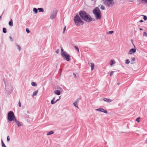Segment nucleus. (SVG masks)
<instances>
[{"mask_svg": "<svg viewBox=\"0 0 147 147\" xmlns=\"http://www.w3.org/2000/svg\"><path fill=\"white\" fill-rule=\"evenodd\" d=\"M79 14L81 18L85 21L89 22L92 20L91 16L84 11H80Z\"/></svg>", "mask_w": 147, "mask_h": 147, "instance_id": "nucleus-1", "label": "nucleus"}, {"mask_svg": "<svg viewBox=\"0 0 147 147\" xmlns=\"http://www.w3.org/2000/svg\"><path fill=\"white\" fill-rule=\"evenodd\" d=\"M93 13L97 19H100L101 18L100 11L98 7L96 8L93 11Z\"/></svg>", "mask_w": 147, "mask_h": 147, "instance_id": "nucleus-2", "label": "nucleus"}, {"mask_svg": "<svg viewBox=\"0 0 147 147\" xmlns=\"http://www.w3.org/2000/svg\"><path fill=\"white\" fill-rule=\"evenodd\" d=\"M74 20L75 24L77 26H79L84 24V22L78 15L74 17Z\"/></svg>", "mask_w": 147, "mask_h": 147, "instance_id": "nucleus-3", "label": "nucleus"}, {"mask_svg": "<svg viewBox=\"0 0 147 147\" xmlns=\"http://www.w3.org/2000/svg\"><path fill=\"white\" fill-rule=\"evenodd\" d=\"M7 119L10 121H14L16 119L14 114L12 111H10L8 113Z\"/></svg>", "mask_w": 147, "mask_h": 147, "instance_id": "nucleus-4", "label": "nucleus"}, {"mask_svg": "<svg viewBox=\"0 0 147 147\" xmlns=\"http://www.w3.org/2000/svg\"><path fill=\"white\" fill-rule=\"evenodd\" d=\"M103 1L104 5L108 6L111 7L114 3L113 0H103Z\"/></svg>", "mask_w": 147, "mask_h": 147, "instance_id": "nucleus-5", "label": "nucleus"}, {"mask_svg": "<svg viewBox=\"0 0 147 147\" xmlns=\"http://www.w3.org/2000/svg\"><path fill=\"white\" fill-rule=\"evenodd\" d=\"M62 56L67 61H69L71 60L70 56L66 52H63L61 54Z\"/></svg>", "mask_w": 147, "mask_h": 147, "instance_id": "nucleus-6", "label": "nucleus"}, {"mask_svg": "<svg viewBox=\"0 0 147 147\" xmlns=\"http://www.w3.org/2000/svg\"><path fill=\"white\" fill-rule=\"evenodd\" d=\"M136 49H131L130 50L128 53V54L131 55L133 53H134L136 52Z\"/></svg>", "mask_w": 147, "mask_h": 147, "instance_id": "nucleus-7", "label": "nucleus"}, {"mask_svg": "<svg viewBox=\"0 0 147 147\" xmlns=\"http://www.w3.org/2000/svg\"><path fill=\"white\" fill-rule=\"evenodd\" d=\"M96 110L98 111L103 112L106 113H107V111L102 108H100L99 109H96Z\"/></svg>", "mask_w": 147, "mask_h": 147, "instance_id": "nucleus-8", "label": "nucleus"}, {"mask_svg": "<svg viewBox=\"0 0 147 147\" xmlns=\"http://www.w3.org/2000/svg\"><path fill=\"white\" fill-rule=\"evenodd\" d=\"M79 98H78L73 103L74 106L78 108V103L79 101Z\"/></svg>", "mask_w": 147, "mask_h": 147, "instance_id": "nucleus-9", "label": "nucleus"}, {"mask_svg": "<svg viewBox=\"0 0 147 147\" xmlns=\"http://www.w3.org/2000/svg\"><path fill=\"white\" fill-rule=\"evenodd\" d=\"M89 64L90 65V66L91 68V70L92 71L94 68V63H89Z\"/></svg>", "mask_w": 147, "mask_h": 147, "instance_id": "nucleus-10", "label": "nucleus"}, {"mask_svg": "<svg viewBox=\"0 0 147 147\" xmlns=\"http://www.w3.org/2000/svg\"><path fill=\"white\" fill-rule=\"evenodd\" d=\"M14 121L16 122V124L17 125L18 127L21 126L22 124L21 123L19 122V121L17 120L16 119H15Z\"/></svg>", "mask_w": 147, "mask_h": 147, "instance_id": "nucleus-11", "label": "nucleus"}, {"mask_svg": "<svg viewBox=\"0 0 147 147\" xmlns=\"http://www.w3.org/2000/svg\"><path fill=\"white\" fill-rule=\"evenodd\" d=\"M103 100L104 101L107 102H110L112 101L110 99L104 98L103 99Z\"/></svg>", "mask_w": 147, "mask_h": 147, "instance_id": "nucleus-12", "label": "nucleus"}, {"mask_svg": "<svg viewBox=\"0 0 147 147\" xmlns=\"http://www.w3.org/2000/svg\"><path fill=\"white\" fill-rule=\"evenodd\" d=\"M54 93L55 94L57 95H59L60 94L61 92L59 90H57L54 91Z\"/></svg>", "mask_w": 147, "mask_h": 147, "instance_id": "nucleus-13", "label": "nucleus"}, {"mask_svg": "<svg viewBox=\"0 0 147 147\" xmlns=\"http://www.w3.org/2000/svg\"><path fill=\"white\" fill-rule=\"evenodd\" d=\"M9 25L10 26H13V21L12 19H11L10 21L9 22Z\"/></svg>", "mask_w": 147, "mask_h": 147, "instance_id": "nucleus-14", "label": "nucleus"}, {"mask_svg": "<svg viewBox=\"0 0 147 147\" xmlns=\"http://www.w3.org/2000/svg\"><path fill=\"white\" fill-rule=\"evenodd\" d=\"M115 63V61L114 60H112L110 62V65L111 66H112Z\"/></svg>", "mask_w": 147, "mask_h": 147, "instance_id": "nucleus-15", "label": "nucleus"}, {"mask_svg": "<svg viewBox=\"0 0 147 147\" xmlns=\"http://www.w3.org/2000/svg\"><path fill=\"white\" fill-rule=\"evenodd\" d=\"M56 15V14H52L50 16L51 19H53L55 17Z\"/></svg>", "mask_w": 147, "mask_h": 147, "instance_id": "nucleus-16", "label": "nucleus"}, {"mask_svg": "<svg viewBox=\"0 0 147 147\" xmlns=\"http://www.w3.org/2000/svg\"><path fill=\"white\" fill-rule=\"evenodd\" d=\"M38 89L36 91H35L32 94V96H36L37 95V93L38 92Z\"/></svg>", "mask_w": 147, "mask_h": 147, "instance_id": "nucleus-17", "label": "nucleus"}, {"mask_svg": "<svg viewBox=\"0 0 147 147\" xmlns=\"http://www.w3.org/2000/svg\"><path fill=\"white\" fill-rule=\"evenodd\" d=\"M135 60V58L134 57H133L131 58V64H133L134 63V61Z\"/></svg>", "mask_w": 147, "mask_h": 147, "instance_id": "nucleus-18", "label": "nucleus"}, {"mask_svg": "<svg viewBox=\"0 0 147 147\" xmlns=\"http://www.w3.org/2000/svg\"><path fill=\"white\" fill-rule=\"evenodd\" d=\"M53 133H54V132L53 131H51L49 132H48L47 133V135H51V134H53Z\"/></svg>", "mask_w": 147, "mask_h": 147, "instance_id": "nucleus-19", "label": "nucleus"}, {"mask_svg": "<svg viewBox=\"0 0 147 147\" xmlns=\"http://www.w3.org/2000/svg\"><path fill=\"white\" fill-rule=\"evenodd\" d=\"M55 100V98H53V99L51 101V103L52 104H55V102H54V100Z\"/></svg>", "mask_w": 147, "mask_h": 147, "instance_id": "nucleus-20", "label": "nucleus"}, {"mask_svg": "<svg viewBox=\"0 0 147 147\" xmlns=\"http://www.w3.org/2000/svg\"><path fill=\"white\" fill-rule=\"evenodd\" d=\"M33 10L35 12V13H37V9L36 8H33Z\"/></svg>", "mask_w": 147, "mask_h": 147, "instance_id": "nucleus-21", "label": "nucleus"}, {"mask_svg": "<svg viewBox=\"0 0 147 147\" xmlns=\"http://www.w3.org/2000/svg\"><path fill=\"white\" fill-rule=\"evenodd\" d=\"M130 63V61L128 59H127L125 60V63L126 64H128Z\"/></svg>", "mask_w": 147, "mask_h": 147, "instance_id": "nucleus-22", "label": "nucleus"}, {"mask_svg": "<svg viewBox=\"0 0 147 147\" xmlns=\"http://www.w3.org/2000/svg\"><path fill=\"white\" fill-rule=\"evenodd\" d=\"M38 9L39 12H43V9L42 8H38Z\"/></svg>", "mask_w": 147, "mask_h": 147, "instance_id": "nucleus-23", "label": "nucleus"}, {"mask_svg": "<svg viewBox=\"0 0 147 147\" xmlns=\"http://www.w3.org/2000/svg\"><path fill=\"white\" fill-rule=\"evenodd\" d=\"M31 85L32 86H37V84H35V83L33 82H32Z\"/></svg>", "mask_w": 147, "mask_h": 147, "instance_id": "nucleus-24", "label": "nucleus"}, {"mask_svg": "<svg viewBox=\"0 0 147 147\" xmlns=\"http://www.w3.org/2000/svg\"><path fill=\"white\" fill-rule=\"evenodd\" d=\"M7 30L5 28H3V31L4 33H6L7 32Z\"/></svg>", "mask_w": 147, "mask_h": 147, "instance_id": "nucleus-25", "label": "nucleus"}, {"mask_svg": "<svg viewBox=\"0 0 147 147\" xmlns=\"http://www.w3.org/2000/svg\"><path fill=\"white\" fill-rule=\"evenodd\" d=\"M74 48H75V49L77 50L78 51V53H79V49H78V47L77 46H75L74 47Z\"/></svg>", "mask_w": 147, "mask_h": 147, "instance_id": "nucleus-26", "label": "nucleus"}, {"mask_svg": "<svg viewBox=\"0 0 147 147\" xmlns=\"http://www.w3.org/2000/svg\"><path fill=\"white\" fill-rule=\"evenodd\" d=\"M100 8L102 10H105V7L103 5H101V6Z\"/></svg>", "mask_w": 147, "mask_h": 147, "instance_id": "nucleus-27", "label": "nucleus"}, {"mask_svg": "<svg viewBox=\"0 0 147 147\" xmlns=\"http://www.w3.org/2000/svg\"><path fill=\"white\" fill-rule=\"evenodd\" d=\"M114 32L113 31H109L108 33L107 34H112Z\"/></svg>", "mask_w": 147, "mask_h": 147, "instance_id": "nucleus-28", "label": "nucleus"}, {"mask_svg": "<svg viewBox=\"0 0 147 147\" xmlns=\"http://www.w3.org/2000/svg\"><path fill=\"white\" fill-rule=\"evenodd\" d=\"M140 117H138L136 119V121H137L138 122H140Z\"/></svg>", "mask_w": 147, "mask_h": 147, "instance_id": "nucleus-29", "label": "nucleus"}, {"mask_svg": "<svg viewBox=\"0 0 147 147\" xmlns=\"http://www.w3.org/2000/svg\"><path fill=\"white\" fill-rule=\"evenodd\" d=\"M26 31L27 33H29L30 32V31L28 28H27L26 29Z\"/></svg>", "mask_w": 147, "mask_h": 147, "instance_id": "nucleus-30", "label": "nucleus"}, {"mask_svg": "<svg viewBox=\"0 0 147 147\" xmlns=\"http://www.w3.org/2000/svg\"><path fill=\"white\" fill-rule=\"evenodd\" d=\"M143 35L145 36H147V33L146 32H144L143 33Z\"/></svg>", "mask_w": 147, "mask_h": 147, "instance_id": "nucleus-31", "label": "nucleus"}, {"mask_svg": "<svg viewBox=\"0 0 147 147\" xmlns=\"http://www.w3.org/2000/svg\"><path fill=\"white\" fill-rule=\"evenodd\" d=\"M143 19L144 20H147V17L146 16H144Z\"/></svg>", "mask_w": 147, "mask_h": 147, "instance_id": "nucleus-32", "label": "nucleus"}, {"mask_svg": "<svg viewBox=\"0 0 147 147\" xmlns=\"http://www.w3.org/2000/svg\"><path fill=\"white\" fill-rule=\"evenodd\" d=\"M17 47L18 49H19L20 51L21 49V47L19 45H17Z\"/></svg>", "mask_w": 147, "mask_h": 147, "instance_id": "nucleus-33", "label": "nucleus"}, {"mask_svg": "<svg viewBox=\"0 0 147 147\" xmlns=\"http://www.w3.org/2000/svg\"><path fill=\"white\" fill-rule=\"evenodd\" d=\"M114 72H115L114 71H112L110 74V76H112L113 75V73Z\"/></svg>", "mask_w": 147, "mask_h": 147, "instance_id": "nucleus-34", "label": "nucleus"}, {"mask_svg": "<svg viewBox=\"0 0 147 147\" xmlns=\"http://www.w3.org/2000/svg\"><path fill=\"white\" fill-rule=\"evenodd\" d=\"M66 26H65L63 28V33H64L65 31L66 30Z\"/></svg>", "mask_w": 147, "mask_h": 147, "instance_id": "nucleus-35", "label": "nucleus"}, {"mask_svg": "<svg viewBox=\"0 0 147 147\" xmlns=\"http://www.w3.org/2000/svg\"><path fill=\"white\" fill-rule=\"evenodd\" d=\"M18 105H19V106L20 107H21V102H20V100L19 102H18Z\"/></svg>", "mask_w": 147, "mask_h": 147, "instance_id": "nucleus-36", "label": "nucleus"}, {"mask_svg": "<svg viewBox=\"0 0 147 147\" xmlns=\"http://www.w3.org/2000/svg\"><path fill=\"white\" fill-rule=\"evenodd\" d=\"M59 49H57L56 51H55V52L57 53L58 54L59 52Z\"/></svg>", "mask_w": 147, "mask_h": 147, "instance_id": "nucleus-37", "label": "nucleus"}, {"mask_svg": "<svg viewBox=\"0 0 147 147\" xmlns=\"http://www.w3.org/2000/svg\"><path fill=\"white\" fill-rule=\"evenodd\" d=\"M7 140L8 141H9L10 140V138L9 136H8L7 137Z\"/></svg>", "mask_w": 147, "mask_h": 147, "instance_id": "nucleus-38", "label": "nucleus"}, {"mask_svg": "<svg viewBox=\"0 0 147 147\" xmlns=\"http://www.w3.org/2000/svg\"><path fill=\"white\" fill-rule=\"evenodd\" d=\"M142 1H144L145 2H146L147 3V0H141Z\"/></svg>", "mask_w": 147, "mask_h": 147, "instance_id": "nucleus-39", "label": "nucleus"}, {"mask_svg": "<svg viewBox=\"0 0 147 147\" xmlns=\"http://www.w3.org/2000/svg\"><path fill=\"white\" fill-rule=\"evenodd\" d=\"M60 96L59 97V99H57V100H56V101H55V102L56 103L57 101H58V100H59L60 98Z\"/></svg>", "mask_w": 147, "mask_h": 147, "instance_id": "nucleus-40", "label": "nucleus"}, {"mask_svg": "<svg viewBox=\"0 0 147 147\" xmlns=\"http://www.w3.org/2000/svg\"><path fill=\"white\" fill-rule=\"evenodd\" d=\"M2 147L4 146H5L4 143H3V144H2Z\"/></svg>", "mask_w": 147, "mask_h": 147, "instance_id": "nucleus-41", "label": "nucleus"}, {"mask_svg": "<svg viewBox=\"0 0 147 147\" xmlns=\"http://www.w3.org/2000/svg\"><path fill=\"white\" fill-rule=\"evenodd\" d=\"M143 21L142 20H140V22H143Z\"/></svg>", "mask_w": 147, "mask_h": 147, "instance_id": "nucleus-42", "label": "nucleus"}, {"mask_svg": "<svg viewBox=\"0 0 147 147\" xmlns=\"http://www.w3.org/2000/svg\"><path fill=\"white\" fill-rule=\"evenodd\" d=\"M61 53L63 52V49H61Z\"/></svg>", "mask_w": 147, "mask_h": 147, "instance_id": "nucleus-43", "label": "nucleus"}, {"mask_svg": "<svg viewBox=\"0 0 147 147\" xmlns=\"http://www.w3.org/2000/svg\"><path fill=\"white\" fill-rule=\"evenodd\" d=\"M1 142L2 144H3V143H4L3 142V141L2 140H1Z\"/></svg>", "mask_w": 147, "mask_h": 147, "instance_id": "nucleus-44", "label": "nucleus"}, {"mask_svg": "<svg viewBox=\"0 0 147 147\" xmlns=\"http://www.w3.org/2000/svg\"><path fill=\"white\" fill-rule=\"evenodd\" d=\"M145 142H146V143H147V138L146 139V141H145Z\"/></svg>", "mask_w": 147, "mask_h": 147, "instance_id": "nucleus-45", "label": "nucleus"}, {"mask_svg": "<svg viewBox=\"0 0 147 147\" xmlns=\"http://www.w3.org/2000/svg\"><path fill=\"white\" fill-rule=\"evenodd\" d=\"M140 30H142V28H140Z\"/></svg>", "mask_w": 147, "mask_h": 147, "instance_id": "nucleus-46", "label": "nucleus"}, {"mask_svg": "<svg viewBox=\"0 0 147 147\" xmlns=\"http://www.w3.org/2000/svg\"><path fill=\"white\" fill-rule=\"evenodd\" d=\"M2 147H6V146H3Z\"/></svg>", "mask_w": 147, "mask_h": 147, "instance_id": "nucleus-47", "label": "nucleus"}, {"mask_svg": "<svg viewBox=\"0 0 147 147\" xmlns=\"http://www.w3.org/2000/svg\"><path fill=\"white\" fill-rule=\"evenodd\" d=\"M119 84V83H118L117 84L118 85Z\"/></svg>", "mask_w": 147, "mask_h": 147, "instance_id": "nucleus-48", "label": "nucleus"}, {"mask_svg": "<svg viewBox=\"0 0 147 147\" xmlns=\"http://www.w3.org/2000/svg\"><path fill=\"white\" fill-rule=\"evenodd\" d=\"M74 76H75V75H75V74H74Z\"/></svg>", "mask_w": 147, "mask_h": 147, "instance_id": "nucleus-49", "label": "nucleus"}, {"mask_svg": "<svg viewBox=\"0 0 147 147\" xmlns=\"http://www.w3.org/2000/svg\"><path fill=\"white\" fill-rule=\"evenodd\" d=\"M91 0L92 1H93L94 0Z\"/></svg>", "mask_w": 147, "mask_h": 147, "instance_id": "nucleus-50", "label": "nucleus"}]
</instances>
